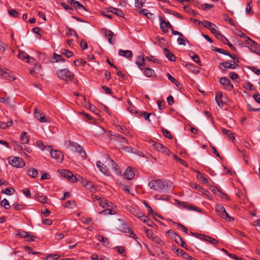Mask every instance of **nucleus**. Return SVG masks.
Masks as SVG:
<instances>
[{"label":"nucleus","instance_id":"1","mask_svg":"<svg viewBox=\"0 0 260 260\" xmlns=\"http://www.w3.org/2000/svg\"><path fill=\"white\" fill-rule=\"evenodd\" d=\"M169 182L162 179L152 180L149 182L150 188L157 192H166L169 190Z\"/></svg>","mask_w":260,"mask_h":260},{"label":"nucleus","instance_id":"2","mask_svg":"<svg viewBox=\"0 0 260 260\" xmlns=\"http://www.w3.org/2000/svg\"><path fill=\"white\" fill-rule=\"evenodd\" d=\"M215 211L218 216L224 219L227 221L231 222L234 221V218L229 215L222 205H216L215 206Z\"/></svg>","mask_w":260,"mask_h":260},{"label":"nucleus","instance_id":"3","mask_svg":"<svg viewBox=\"0 0 260 260\" xmlns=\"http://www.w3.org/2000/svg\"><path fill=\"white\" fill-rule=\"evenodd\" d=\"M149 143L151 145V146L156 151L167 154V155H169L171 154L170 151L166 147L158 142L151 140L149 141Z\"/></svg>","mask_w":260,"mask_h":260},{"label":"nucleus","instance_id":"4","mask_svg":"<svg viewBox=\"0 0 260 260\" xmlns=\"http://www.w3.org/2000/svg\"><path fill=\"white\" fill-rule=\"evenodd\" d=\"M58 77L68 82L73 80L74 78L73 74L67 69L60 70L57 72Z\"/></svg>","mask_w":260,"mask_h":260},{"label":"nucleus","instance_id":"5","mask_svg":"<svg viewBox=\"0 0 260 260\" xmlns=\"http://www.w3.org/2000/svg\"><path fill=\"white\" fill-rule=\"evenodd\" d=\"M9 164L14 167L23 168L25 166V163L23 160L18 157L11 156L8 158Z\"/></svg>","mask_w":260,"mask_h":260},{"label":"nucleus","instance_id":"6","mask_svg":"<svg viewBox=\"0 0 260 260\" xmlns=\"http://www.w3.org/2000/svg\"><path fill=\"white\" fill-rule=\"evenodd\" d=\"M111 140L115 141L117 143V146L119 148L124 150L129 151L130 147L125 146V144H128V140L124 137L120 136L118 138H111Z\"/></svg>","mask_w":260,"mask_h":260},{"label":"nucleus","instance_id":"7","mask_svg":"<svg viewBox=\"0 0 260 260\" xmlns=\"http://www.w3.org/2000/svg\"><path fill=\"white\" fill-rule=\"evenodd\" d=\"M47 150L50 152V155L53 158L62 161L63 159V156L61 151L58 150H53L50 146H47Z\"/></svg>","mask_w":260,"mask_h":260},{"label":"nucleus","instance_id":"8","mask_svg":"<svg viewBox=\"0 0 260 260\" xmlns=\"http://www.w3.org/2000/svg\"><path fill=\"white\" fill-rule=\"evenodd\" d=\"M238 66L239 65L237 63L231 60L220 62L219 64V68L222 71H225L226 69H234Z\"/></svg>","mask_w":260,"mask_h":260},{"label":"nucleus","instance_id":"9","mask_svg":"<svg viewBox=\"0 0 260 260\" xmlns=\"http://www.w3.org/2000/svg\"><path fill=\"white\" fill-rule=\"evenodd\" d=\"M219 82L227 90L231 91L234 88L230 80L226 77H221L219 79Z\"/></svg>","mask_w":260,"mask_h":260},{"label":"nucleus","instance_id":"10","mask_svg":"<svg viewBox=\"0 0 260 260\" xmlns=\"http://www.w3.org/2000/svg\"><path fill=\"white\" fill-rule=\"evenodd\" d=\"M34 115L41 122H48L49 121L48 118H46L44 114L40 110H38L37 108L34 110Z\"/></svg>","mask_w":260,"mask_h":260},{"label":"nucleus","instance_id":"11","mask_svg":"<svg viewBox=\"0 0 260 260\" xmlns=\"http://www.w3.org/2000/svg\"><path fill=\"white\" fill-rule=\"evenodd\" d=\"M177 202L178 205L181 207L186 208L189 210H194L196 211L201 212L198 207H194L193 205L188 204V203L179 201H177Z\"/></svg>","mask_w":260,"mask_h":260},{"label":"nucleus","instance_id":"12","mask_svg":"<svg viewBox=\"0 0 260 260\" xmlns=\"http://www.w3.org/2000/svg\"><path fill=\"white\" fill-rule=\"evenodd\" d=\"M118 220L119 223L117 225L116 228L117 230L125 233H129L130 232V229L127 224L125 223H123L121 219H119Z\"/></svg>","mask_w":260,"mask_h":260},{"label":"nucleus","instance_id":"13","mask_svg":"<svg viewBox=\"0 0 260 260\" xmlns=\"http://www.w3.org/2000/svg\"><path fill=\"white\" fill-rule=\"evenodd\" d=\"M159 20L160 21V29L164 32H167L168 31V28L170 23L168 21H165L161 16L159 17Z\"/></svg>","mask_w":260,"mask_h":260},{"label":"nucleus","instance_id":"14","mask_svg":"<svg viewBox=\"0 0 260 260\" xmlns=\"http://www.w3.org/2000/svg\"><path fill=\"white\" fill-rule=\"evenodd\" d=\"M135 176V173L133 171L131 167H128L125 171V172L123 174V177L127 179L131 180Z\"/></svg>","mask_w":260,"mask_h":260},{"label":"nucleus","instance_id":"15","mask_svg":"<svg viewBox=\"0 0 260 260\" xmlns=\"http://www.w3.org/2000/svg\"><path fill=\"white\" fill-rule=\"evenodd\" d=\"M2 76L3 78L10 81H13L16 79L14 75L12 74L11 72L7 69H5V71Z\"/></svg>","mask_w":260,"mask_h":260},{"label":"nucleus","instance_id":"16","mask_svg":"<svg viewBox=\"0 0 260 260\" xmlns=\"http://www.w3.org/2000/svg\"><path fill=\"white\" fill-rule=\"evenodd\" d=\"M163 52L167 58L171 61H175L176 60V57L170 51L166 48L163 49Z\"/></svg>","mask_w":260,"mask_h":260},{"label":"nucleus","instance_id":"17","mask_svg":"<svg viewBox=\"0 0 260 260\" xmlns=\"http://www.w3.org/2000/svg\"><path fill=\"white\" fill-rule=\"evenodd\" d=\"M96 166L103 174L106 175L108 174L109 172L108 169L101 161L98 160L96 161Z\"/></svg>","mask_w":260,"mask_h":260},{"label":"nucleus","instance_id":"18","mask_svg":"<svg viewBox=\"0 0 260 260\" xmlns=\"http://www.w3.org/2000/svg\"><path fill=\"white\" fill-rule=\"evenodd\" d=\"M118 54L120 56H123L129 59H131L133 56V53L131 50L124 51L120 49L118 51Z\"/></svg>","mask_w":260,"mask_h":260},{"label":"nucleus","instance_id":"19","mask_svg":"<svg viewBox=\"0 0 260 260\" xmlns=\"http://www.w3.org/2000/svg\"><path fill=\"white\" fill-rule=\"evenodd\" d=\"M99 205L103 208L110 207H112V203L106 199L102 198L99 201Z\"/></svg>","mask_w":260,"mask_h":260},{"label":"nucleus","instance_id":"20","mask_svg":"<svg viewBox=\"0 0 260 260\" xmlns=\"http://www.w3.org/2000/svg\"><path fill=\"white\" fill-rule=\"evenodd\" d=\"M74 145V146L73 148H75V151L80 153L83 158H85L86 156V153L84 151L82 150V147L76 143Z\"/></svg>","mask_w":260,"mask_h":260},{"label":"nucleus","instance_id":"21","mask_svg":"<svg viewBox=\"0 0 260 260\" xmlns=\"http://www.w3.org/2000/svg\"><path fill=\"white\" fill-rule=\"evenodd\" d=\"M18 57L21 59L24 60L25 59H27L26 62H29V59H31L34 60V59L32 58H31L28 54H27L26 53L19 51L18 54Z\"/></svg>","mask_w":260,"mask_h":260},{"label":"nucleus","instance_id":"22","mask_svg":"<svg viewBox=\"0 0 260 260\" xmlns=\"http://www.w3.org/2000/svg\"><path fill=\"white\" fill-rule=\"evenodd\" d=\"M201 236L203 238L204 241L209 242L213 245H216L218 243V241L215 239L208 236L201 235Z\"/></svg>","mask_w":260,"mask_h":260},{"label":"nucleus","instance_id":"23","mask_svg":"<svg viewBox=\"0 0 260 260\" xmlns=\"http://www.w3.org/2000/svg\"><path fill=\"white\" fill-rule=\"evenodd\" d=\"M186 67L194 74H197L200 72V68L192 64H187Z\"/></svg>","mask_w":260,"mask_h":260},{"label":"nucleus","instance_id":"24","mask_svg":"<svg viewBox=\"0 0 260 260\" xmlns=\"http://www.w3.org/2000/svg\"><path fill=\"white\" fill-rule=\"evenodd\" d=\"M20 139L22 142V144H25L28 142L29 138L26 132H22L21 134Z\"/></svg>","mask_w":260,"mask_h":260},{"label":"nucleus","instance_id":"25","mask_svg":"<svg viewBox=\"0 0 260 260\" xmlns=\"http://www.w3.org/2000/svg\"><path fill=\"white\" fill-rule=\"evenodd\" d=\"M27 172V174L32 178L37 177L38 175V170L34 168L29 169Z\"/></svg>","mask_w":260,"mask_h":260},{"label":"nucleus","instance_id":"26","mask_svg":"<svg viewBox=\"0 0 260 260\" xmlns=\"http://www.w3.org/2000/svg\"><path fill=\"white\" fill-rule=\"evenodd\" d=\"M15 190L13 187H7L5 189H3L1 192L7 195H11L14 193Z\"/></svg>","mask_w":260,"mask_h":260},{"label":"nucleus","instance_id":"27","mask_svg":"<svg viewBox=\"0 0 260 260\" xmlns=\"http://www.w3.org/2000/svg\"><path fill=\"white\" fill-rule=\"evenodd\" d=\"M144 57L141 56H139L138 57V59L137 60L136 63L141 70H143V68H141V67L144 64Z\"/></svg>","mask_w":260,"mask_h":260},{"label":"nucleus","instance_id":"28","mask_svg":"<svg viewBox=\"0 0 260 260\" xmlns=\"http://www.w3.org/2000/svg\"><path fill=\"white\" fill-rule=\"evenodd\" d=\"M73 7H75L76 9H83L85 11H87V9L84 7L82 4H81L78 1H73Z\"/></svg>","mask_w":260,"mask_h":260},{"label":"nucleus","instance_id":"29","mask_svg":"<svg viewBox=\"0 0 260 260\" xmlns=\"http://www.w3.org/2000/svg\"><path fill=\"white\" fill-rule=\"evenodd\" d=\"M80 178H81L80 176H79V175H78V176H74V174L72 173H71V175H70V178H68V180L70 181H71L73 183H74V182H77L78 181H79Z\"/></svg>","mask_w":260,"mask_h":260},{"label":"nucleus","instance_id":"30","mask_svg":"<svg viewBox=\"0 0 260 260\" xmlns=\"http://www.w3.org/2000/svg\"><path fill=\"white\" fill-rule=\"evenodd\" d=\"M66 33L67 35H68V36H76L77 37H78V35L76 30L72 28H69V27H67Z\"/></svg>","mask_w":260,"mask_h":260},{"label":"nucleus","instance_id":"31","mask_svg":"<svg viewBox=\"0 0 260 260\" xmlns=\"http://www.w3.org/2000/svg\"><path fill=\"white\" fill-rule=\"evenodd\" d=\"M222 133L224 134H225L227 135V136L231 139H233V140H234L235 139V138H234V133H232V131H230V130H228L226 129H225V128H223L222 129Z\"/></svg>","mask_w":260,"mask_h":260},{"label":"nucleus","instance_id":"32","mask_svg":"<svg viewBox=\"0 0 260 260\" xmlns=\"http://www.w3.org/2000/svg\"><path fill=\"white\" fill-rule=\"evenodd\" d=\"M140 13L146 16L148 18H151L153 15L152 13L149 12L147 10L144 9L140 10Z\"/></svg>","mask_w":260,"mask_h":260},{"label":"nucleus","instance_id":"33","mask_svg":"<svg viewBox=\"0 0 260 260\" xmlns=\"http://www.w3.org/2000/svg\"><path fill=\"white\" fill-rule=\"evenodd\" d=\"M197 178L198 180L201 181L203 183L205 184L208 183V180L207 179V178L204 177L203 174L200 172H198L197 173Z\"/></svg>","mask_w":260,"mask_h":260},{"label":"nucleus","instance_id":"34","mask_svg":"<svg viewBox=\"0 0 260 260\" xmlns=\"http://www.w3.org/2000/svg\"><path fill=\"white\" fill-rule=\"evenodd\" d=\"M190 186L198 190L199 191H201V192H204L205 191H206L203 187H202L200 185L197 183H190Z\"/></svg>","mask_w":260,"mask_h":260},{"label":"nucleus","instance_id":"35","mask_svg":"<svg viewBox=\"0 0 260 260\" xmlns=\"http://www.w3.org/2000/svg\"><path fill=\"white\" fill-rule=\"evenodd\" d=\"M98 239L104 245H108L109 244V240L107 238L104 237L100 235L98 236Z\"/></svg>","mask_w":260,"mask_h":260},{"label":"nucleus","instance_id":"36","mask_svg":"<svg viewBox=\"0 0 260 260\" xmlns=\"http://www.w3.org/2000/svg\"><path fill=\"white\" fill-rule=\"evenodd\" d=\"M111 12L120 17H124V14L123 12L120 10L117 9L116 8H112Z\"/></svg>","mask_w":260,"mask_h":260},{"label":"nucleus","instance_id":"37","mask_svg":"<svg viewBox=\"0 0 260 260\" xmlns=\"http://www.w3.org/2000/svg\"><path fill=\"white\" fill-rule=\"evenodd\" d=\"M61 53L66 56L67 57L70 58L73 55V53L68 50L62 49L61 50Z\"/></svg>","mask_w":260,"mask_h":260},{"label":"nucleus","instance_id":"38","mask_svg":"<svg viewBox=\"0 0 260 260\" xmlns=\"http://www.w3.org/2000/svg\"><path fill=\"white\" fill-rule=\"evenodd\" d=\"M154 73V71L149 68H147L144 70V74L146 76L148 77H151L152 76L153 74Z\"/></svg>","mask_w":260,"mask_h":260},{"label":"nucleus","instance_id":"39","mask_svg":"<svg viewBox=\"0 0 260 260\" xmlns=\"http://www.w3.org/2000/svg\"><path fill=\"white\" fill-rule=\"evenodd\" d=\"M1 205L6 209H8L10 208L9 201L6 199H4L2 201Z\"/></svg>","mask_w":260,"mask_h":260},{"label":"nucleus","instance_id":"40","mask_svg":"<svg viewBox=\"0 0 260 260\" xmlns=\"http://www.w3.org/2000/svg\"><path fill=\"white\" fill-rule=\"evenodd\" d=\"M60 174L62 176L68 179L70 178V175H71V172L66 170H62L60 171Z\"/></svg>","mask_w":260,"mask_h":260},{"label":"nucleus","instance_id":"41","mask_svg":"<svg viewBox=\"0 0 260 260\" xmlns=\"http://www.w3.org/2000/svg\"><path fill=\"white\" fill-rule=\"evenodd\" d=\"M86 61L83 59H76L74 61V64L76 66H79L81 65L84 67L86 64Z\"/></svg>","mask_w":260,"mask_h":260},{"label":"nucleus","instance_id":"42","mask_svg":"<svg viewBox=\"0 0 260 260\" xmlns=\"http://www.w3.org/2000/svg\"><path fill=\"white\" fill-rule=\"evenodd\" d=\"M252 1L249 2L246 6V12L247 14H252L253 12L252 11Z\"/></svg>","mask_w":260,"mask_h":260},{"label":"nucleus","instance_id":"43","mask_svg":"<svg viewBox=\"0 0 260 260\" xmlns=\"http://www.w3.org/2000/svg\"><path fill=\"white\" fill-rule=\"evenodd\" d=\"M109 161L111 163V169L114 171V172H116L118 169V165L116 164V162L112 159L109 158Z\"/></svg>","mask_w":260,"mask_h":260},{"label":"nucleus","instance_id":"44","mask_svg":"<svg viewBox=\"0 0 260 260\" xmlns=\"http://www.w3.org/2000/svg\"><path fill=\"white\" fill-rule=\"evenodd\" d=\"M216 38L221 41L223 44L226 45L229 42L228 40L225 37H224L221 33L220 34H218V36Z\"/></svg>","mask_w":260,"mask_h":260},{"label":"nucleus","instance_id":"45","mask_svg":"<svg viewBox=\"0 0 260 260\" xmlns=\"http://www.w3.org/2000/svg\"><path fill=\"white\" fill-rule=\"evenodd\" d=\"M213 50L215 51L218 53H220L224 54V55H226L228 56L230 55V54L229 52H228V51H226V50H225L223 49L214 47V49H213Z\"/></svg>","mask_w":260,"mask_h":260},{"label":"nucleus","instance_id":"46","mask_svg":"<svg viewBox=\"0 0 260 260\" xmlns=\"http://www.w3.org/2000/svg\"><path fill=\"white\" fill-rule=\"evenodd\" d=\"M191 58L192 59H193V60L196 62L197 64H198L199 66H202V63H201V60H200V57L199 56H198V55H197V54L196 53H194L193 54V55L191 56Z\"/></svg>","mask_w":260,"mask_h":260},{"label":"nucleus","instance_id":"47","mask_svg":"<svg viewBox=\"0 0 260 260\" xmlns=\"http://www.w3.org/2000/svg\"><path fill=\"white\" fill-rule=\"evenodd\" d=\"M217 26L215 25V26H211L209 30L215 36L216 38L218 36V34H220V32L216 29Z\"/></svg>","mask_w":260,"mask_h":260},{"label":"nucleus","instance_id":"48","mask_svg":"<svg viewBox=\"0 0 260 260\" xmlns=\"http://www.w3.org/2000/svg\"><path fill=\"white\" fill-rule=\"evenodd\" d=\"M145 2V0H135V7L140 9L143 6Z\"/></svg>","mask_w":260,"mask_h":260},{"label":"nucleus","instance_id":"49","mask_svg":"<svg viewBox=\"0 0 260 260\" xmlns=\"http://www.w3.org/2000/svg\"><path fill=\"white\" fill-rule=\"evenodd\" d=\"M155 243H157V244L159 245H163L165 244V243L163 242V241L160 239L159 237L157 236H154L152 240Z\"/></svg>","mask_w":260,"mask_h":260},{"label":"nucleus","instance_id":"50","mask_svg":"<svg viewBox=\"0 0 260 260\" xmlns=\"http://www.w3.org/2000/svg\"><path fill=\"white\" fill-rule=\"evenodd\" d=\"M162 132L165 137H166L170 139H172L173 137L171 134V133L169 131H168L166 129L162 128Z\"/></svg>","mask_w":260,"mask_h":260},{"label":"nucleus","instance_id":"51","mask_svg":"<svg viewBox=\"0 0 260 260\" xmlns=\"http://www.w3.org/2000/svg\"><path fill=\"white\" fill-rule=\"evenodd\" d=\"M202 24L205 27H206L208 29H209L211 26H214V27L215 26V24H214L211 22H210L208 21H204L202 22Z\"/></svg>","mask_w":260,"mask_h":260},{"label":"nucleus","instance_id":"52","mask_svg":"<svg viewBox=\"0 0 260 260\" xmlns=\"http://www.w3.org/2000/svg\"><path fill=\"white\" fill-rule=\"evenodd\" d=\"M116 127L117 131L123 134L126 135L128 133L126 128L124 127L121 126L120 125H117Z\"/></svg>","mask_w":260,"mask_h":260},{"label":"nucleus","instance_id":"53","mask_svg":"<svg viewBox=\"0 0 260 260\" xmlns=\"http://www.w3.org/2000/svg\"><path fill=\"white\" fill-rule=\"evenodd\" d=\"M144 204L145 205V207L148 209V215H153L154 212L151 207L149 205L148 203H147L146 201H144Z\"/></svg>","mask_w":260,"mask_h":260},{"label":"nucleus","instance_id":"54","mask_svg":"<svg viewBox=\"0 0 260 260\" xmlns=\"http://www.w3.org/2000/svg\"><path fill=\"white\" fill-rule=\"evenodd\" d=\"M16 235L19 236L21 238H26L29 236V232L22 231L17 233Z\"/></svg>","mask_w":260,"mask_h":260},{"label":"nucleus","instance_id":"55","mask_svg":"<svg viewBox=\"0 0 260 260\" xmlns=\"http://www.w3.org/2000/svg\"><path fill=\"white\" fill-rule=\"evenodd\" d=\"M37 146L39 148L42 150H44L45 149H47V148L46 147V146H45L44 144L40 141H38L36 143Z\"/></svg>","mask_w":260,"mask_h":260},{"label":"nucleus","instance_id":"56","mask_svg":"<svg viewBox=\"0 0 260 260\" xmlns=\"http://www.w3.org/2000/svg\"><path fill=\"white\" fill-rule=\"evenodd\" d=\"M59 257L57 254H50L46 256V260H56Z\"/></svg>","mask_w":260,"mask_h":260},{"label":"nucleus","instance_id":"57","mask_svg":"<svg viewBox=\"0 0 260 260\" xmlns=\"http://www.w3.org/2000/svg\"><path fill=\"white\" fill-rule=\"evenodd\" d=\"M54 58L56 62L63 61L64 60V59L61 55H58L55 53H54Z\"/></svg>","mask_w":260,"mask_h":260},{"label":"nucleus","instance_id":"58","mask_svg":"<svg viewBox=\"0 0 260 260\" xmlns=\"http://www.w3.org/2000/svg\"><path fill=\"white\" fill-rule=\"evenodd\" d=\"M174 224H175L177 225L178 228L181 229L185 234L188 233V229L185 226H184L183 224L181 223H177L176 222H174Z\"/></svg>","mask_w":260,"mask_h":260},{"label":"nucleus","instance_id":"59","mask_svg":"<svg viewBox=\"0 0 260 260\" xmlns=\"http://www.w3.org/2000/svg\"><path fill=\"white\" fill-rule=\"evenodd\" d=\"M145 234L146 236L150 239L153 240V238L155 236L153 235V233L151 230L147 229L145 230Z\"/></svg>","mask_w":260,"mask_h":260},{"label":"nucleus","instance_id":"60","mask_svg":"<svg viewBox=\"0 0 260 260\" xmlns=\"http://www.w3.org/2000/svg\"><path fill=\"white\" fill-rule=\"evenodd\" d=\"M174 238L175 242L178 245H180L181 243L184 241L178 235H175V236H174Z\"/></svg>","mask_w":260,"mask_h":260},{"label":"nucleus","instance_id":"61","mask_svg":"<svg viewBox=\"0 0 260 260\" xmlns=\"http://www.w3.org/2000/svg\"><path fill=\"white\" fill-rule=\"evenodd\" d=\"M151 113H148L145 111L142 112L141 114V116H143L146 120L150 121L149 119Z\"/></svg>","mask_w":260,"mask_h":260},{"label":"nucleus","instance_id":"62","mask_svg":"<svg viewBox=\"0 0 260 260\" xmlns=\"http://www.w3.org/2000/svg\"><path fill=\"white\" fill-rule=\"evenodd\" d=\"M38 200L42 203H45L47 202V198L44 196H38Z\"/></svg>","mask_w":260,"mask_h":260},{"label":"nucleus","instance_id":"63","mask_svg":"<svg viewBox=\"0 0 260 260\" xmlns=\"http://www.w3.org/2000/svg\"><path fill=\"white\" fill-rule=\"evenodd\" d=\"M9 14L14 17H16L18 15V12L16 10L14 9H11L9 10L8 11Z\"/></svg>","mask_w":260,"mask_h":260},{"label":"nucleus","instance_id":"64","mask_svg":"<svg viewBox=\"0 0 260 260\" xmlns=\"http://www.w3.org/2000/svg\"><path fill=\"white\" fill-rule=\"evenodd\" d=\"M216 195L223 199H228V197L226 193L222 192L221 191L219 190L218 192L216 194Z\"/></svg>","mask_w":260,"mask_h":260}]
</instances>
